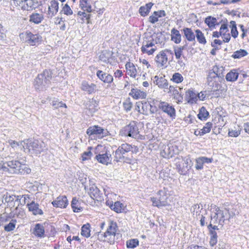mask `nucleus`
<instances>
[{
    "mask_svg": "<svg viewBox=\"0 0 249 249\" xmlns=\"http://www.w3.org/2000/svg\"><path fill=\"white\" fill-rule=\"evenodd\" d=\"M158 34H154L152 36H145L143 38L142 46L141 48V52L143 54L151 55L158 49L156 46L160 43V36Z\"/></svg>",
    "mask_w": 249,
    "mask_h": 249,
    "instance_id": "obj_1",
    "label": "nucleus"
},
{
    "mask_svg": "<svg viewBox=\"0 0 249 249\" xmlns=\"http://www.w3.org/2000/svg\"><path fill=\"white\" fill-rule=\"evenodd\" d=\"M24 151L26 153L38 155L44 150L45 144L38 141L26 139L20 142Z\"/></svg>",
    "mask_w": 249,
    "mask_h": 249,
    "instance_id": "obj_2",
    "label": "nucleus"
},
{
    "mask_svg": "<svg viewBox=\"0 0 249 249\" xmlns=\"http://www.w3.org/2000/svg\"><path fill=\"white\" fill-rule=\"evenodd\" d=\"M118 230L116 222L110 220L107 231L104 233L98 232L97 236L100 241L107 242L110 244H113L115 241V237Z\"/></svg>",
    "mask_w": 249,
    "mask_h": 249,
    "instance_id": "obj_3",
    "label": "nucleus"
},
{
    "mask_svg": "<svg viewBox=\"0 0 249 249\" xmlns=\"http://www.w3.org/2000/svg\"><path fill=\"white\" fill-rule=\"evenodd\" d=\"M52 78L51 71L48 70L44 71L35 79V86L36 88L39 90H43L45 89L50 85Z\"/></svg>",
    "mask_w": 249,
    "mask_h": 249,
    "instance_id": "obj_4",
    "label": "nucleus"
},
{
    "mask_svg": "<svg viewBox=\"0 0 249 249\" xmlns=\"http://www.w3.org/2000/svg\"><path fill=\"white\" fill-rule=\"evenodd\" d=\"M158 198L152 197H151V201L152 202L153 206L161 208V207L166 206L169 203V194L167 189L164 188L163 189L158 191Z\"/></svg>",
    "mask_w": 249,
    "mask_h": 249,
    "instance_id": "obj_5",
    "label": "nucleus"
},
{
    "mask_svg": "<svg viewBox=\"0 0 249 249\" xmlns=\"http://www.w3.org/2000/svg\"><path fill=\"white\" fill-rule=\"evenodd\" d=\"M120 135L123 137H129L134 139H142V137L140 135L138 127L135 122H131L123 127L120 132Z\"/></svg>",
    "mask_w": 249,
    "mask_h": 249,
    "instance_id": "obj_6",
    "label": "nucleus"
},
{
    "mask_svg": "<svg viewBox=\"0 0 249 249\" xmlns=\"http://www.w3.org/2000/svg\"><path fill=\"white\" fill-rule=\"evenodd\" d=\"M173 51L169 49L160 51L154 58L157 66L159 68H166L167 66L169 60L168 56L171 55L172 58H173Z\"/></svg>",
    "mask_w": 249,
    "mask_h": 249,
    "instance_id": "obj_7",
    "label": "nucleus"
},
{
    "mask_svg": "<svg viewBox=\"0 0 249 249\" xmlns=\"http://www.w3.org/2000/svg\"><path fill=\"white\" fill-rule=\"evenodd\" d=\"M175 162L178 172L180 174H185L193 165L192 161L189 156L177 157L175 159Z\"/></svg>",
    "mask_w": 249,
    "mask_h": 249,
    "instance_id": "obj_8",
    "label": "nucleus"
},
{
    "mask_svg": "<svg viewBox=\"0 0 249 249\" xmlns=\"http://www.w3.org/2000/svg\"><path fill=\"white\" fill-rule=\"evenodd\" d=\"M20 40L31 46L38 45L42 41V37L38 34H33L29 31L23 32L19 34Z\"/></svg>",
    "mask_w": 249,
    "mask_h": 249,
    "instance_id": "obj_9",
    "label": "nucleus"
},
{
    "mask_svg": "<svg viewBox=\"0 0 249 249\" xmlns=\"http://www.w3.org/2000/svg\"><path fill=\"white\" fill-rule=\"evenodd\" d=\"M213 211L211 213V220L209 226H212V224L223 225L225 221V216L227 214V211L221 210L216 205H213Z\"/></svg>",
    "mask_w": 249,
    "mask_h": 249,
    "instance_id": "obj_10",
    "label": "nucleus"
},
{
    "mask_svg": "<svg viewBox=\"0 0 249 249\" xmlns=\"http://www.w3.org/2000/svg\"><path fill=\"white\" fill-rule=\"evenodd\" d=\"M87 134L94 138L101 139L108 135V131L99 125H93L89 127L86 131Z\"/></svg>",
    "mask_w": 249,
    "mask_h": 249,
    "instance_id": "obj_11",
    "label": "nucleus"
},
{
    "mask_svg": "<svg viewBox=\"0 0 249 249\" xmlns=\"http://www.w3.org/2000/svg\"><path fill=\"white\" fill-rule=\"evenodd\" d=\"M158 102L157 100H153L148 102H141L140 105L142 106L141 113L148 115L149 113L154 114L157 110L155 105Z\"/></svg>",
    "mask_w": 249,
    "mask_h": 249,
    "instance_id": "obj_12",
    "label": "nucleus"
},
{
    "mask_svg": "<svg viewBox=\"0 0 249 249\" xmlns=\"http://www.w3.org/2000/svg\"><path fill=\"white\" fill-rule=\"evenodd\" d=\"M178 148L176 145L172 144L163 145L160 151L161 156L164 158L169 159L178 153Z\"/></svg>",
    "mask_w": 249,
    "mask_h": 249,
    "instance_id": "obj_13",
    "label": "nucleus"
},
{
    "mask_svg": "<svg viewBox=\"0 0 249 249\" xmlns=\"http://www.w3.org/2000/svg\"><path fill=\"white\" fill-rule=\"evenodd\" d=\"M158 107L163 112L166 113L169 117L175 119L176 110L174 107L167 102L160 101Z\"/></svg>",
    "mask_w": 249,
    "mask_h": 249,
    "instance_id": "obj_14",
    "label": "nucleus"
},
{
    "mask_svg": "<svg viewBox=\"0 0 249 249\" xmlns=\"http://www.w3.org/2000/svg\"><path fill=\"white\" fill-rule=\"evenodd\" d=\"M80 89L88 94H92L97 91V87L94 83L84 80L81 84Z\"/></svg>",
    "mask_w": 249,
    "mask_h": 249,
    "instance_id": "obj_15",
    "label": "nucleus"
},
{
    "mask_svg": "<svg viewBox=\"0 0 249 249\" xmlns=\"http://www.w3.org/2000/svg\"><path fill=\"white\" fill-rule=\"evenodd\" d=\"M59 3L56 0H52L48 4V9L47 13L48 18H52L58 12Z\"/></svg>",
    "mask_w": 249,
    "mask_h": 249,
    "instance_id": "obj_16",
    "label": "nucleus"
},
{
    "mask_svg": "<svg viewBox=\"0 0 249 249\" xmlns=\"http://www.w3.org/2000/svg\"><path fill=\"white\" fill-rule=\"evenodd\" d=\"M131 145L127 143H124L119 146L115 152V157L117 160H120L123 158V155L131 150Z\"/></svg>",
    "mask_w": 249,
    "mask_h": 249,
    "instance_id": "obj_17",
    "label": "nucleus"
},
{
    "mask_svg": "<svg viewBox=\"0 0 249 249\" xmlns=\"http://www.w3.org/2000/svg\"><path fill=\"white\" fill-rule=\"evenodd\" d=\"M27 207L29 212H31L35 215H42L43 214V211L39 208V205L37 203L32 201L27 204Z\"/></svg>",
    "mask_w": 249,
    "mask_h": 249,
    "instance_id": "obj_18",
    "label": "nucleus"
},
{
    "mask_svg": "<svg viewBox=\"0 0 249 249\" xmlns=\"http://www.w3.org/2000/svg\"><path fill=\"white\" fill-rule=\"evenodd\" d=\"M96 75L101 81L105 83L111 84L113 81V77L111 74L101 70L97 71Z\"/></svg>",
    "mask_w": 249,
    "mask_h": 249,
    "instance_id": "obj_19",
    "label": "nucleus"
},
{
    "mask_svg": "<svg viewBox=\"0 0 249 249\" xmlns=\"http://www.w3.org/2000/svg\"><path fill=\"white\" fill-rule=\"evenodd\" d=\"M52 203L54 207L66 208L69 203L67 197L63 196L57 197L56 200L53 201Z\"/></svg>",
    "mask_w": 249,
    "mask_h": 249,
    "instance_id": "obj_20",
    "label": "nucleus"
},
{
    "mask_svg": "<svg viewBox=\"0 0 249 249\" xmlns=\"http://www.w3.org/2000/svg\"><path fill=\"white\" fill-rule=\"evenodd\" d=\"M154 83L157 85L159 88L164 89H168V81L162 77H159L155 76L153 79Z\"/></svg>",
    "mask_w": 249,
    "mask_h": 249,
    "instance_id": "obj_21",
    "label": "nucleus"
},
{
    "mask_svg": "<svg viewBox=\"0 0 249 249\" xmlns=\"http://www.w3.org/2000/svg\"><path fill=\"white\" fill-rule=\"evenodd\" d=\"M126 73L132 78H136L137 70L134 64L130 62H127L125 65Z\"/></svg>",
    "mask_w": 249,
    "mask_h": 249,
    "instance_id": "obj_22",
    "label": "nucleus"
},
{
    "mask_svg": "<svg viewBox=\"0 0 249 249\" xmlns=\"http://www.w3.org/2000/svg\"><path fill=\"white\" fill-rule=\"evenodd\" d=\"M9 166L10 174H19V168L20 166V162L18 160H10L7 161Z\"/></svg>",
    "mask_w": 249,
    "mask_h": 249,
    "instance_id": "obj_23",
    "label": "nucleus"
},
{
    "mask_svg": "<svg viewBox=\"0 0 249 249\" xmlns=\"http://www.w3.org/2000/svg\"><path fill=\"white\" fill-rule=\"evenodd\" d=\"M213 159L206 157H201L196 160L195 167L196 170H201L203 168V164L205 163H209L212 162Z\"/></svg>",
    "mask_w": 249,
    "mask_h": 249,
    "instance_id": "obj_24",
    "label": "nucleus"
},
{
    "mask_svg": "<svg viewBox=\"0 0 249 249\" xmlns=\"http://www.w3.org/2000/svg\"><path fill=\"white\" fill-rule=\"evenodd\" d=\"M218 19L212 16H208L205 18L204 22L209 28L211 30L215 28V26L219 25L221 23V21H218Z\"/></svg>",
    "mask_w": 249,
    "mask_h": 249,
    "instance_id": "obj_25",
    "label": "nucleus"
},
{
    "mask_svg": "<svg viewBox=\"0 0 249 249\" xmlns=\"http://www.w3.org/2000/svg\"><path fill=\"white\" fill-rule=\"evenodd\" d=\"M106 204L112 210H113L118 213L122 212V211L123 210L124 205L119 201H116L113 204L112 201L107 200Z\"/></svg>",
    "mask_w": 249,
    "mask_h": 249,
    "instance_id": "obj_26",
    "label": "nucleus"
},
{
    "mask_svg": "<svg viewBox=\"0 0 249 249\" xmlns=\"http://www.w3.org/2000/svg\"><path fill=\"white\" fill-rule=\"evenodd\" d=\"M129 95L135 99H144L146 97L145 92L137 89H132L129 93Z\"/></svg>",
    "mask_w": 249,
    "mask_h": 249,
    "instance_id": "obj_27",
    "label": "nucleus"
},
{
    "mask_svg": "<svg viewBox=\"0 0 249 249\" xmlns=\"http://www.w3.org/2000/svg\"><path fill=\"white\" fill-rule=\"evenodd\" d=\"M112 53L111 52L106 50L102 52L99 56V58L100 60L103 62L111 63L112 59Z\"/></svg>",
    "mask_w": 249,
    "mask_h": 249,
    "instance_id": "obj_28",
    "label": "nucleus"
},
{
    "mask_svg": "<svg viewBox=\"0 0 249 249\" xmlns=\"http://www.w3.org/2000/svg\"><path fill=\"white\" fill-rule=\"evenodd\" d=\"M98 102L94 99H90L86 104V108L91 113L95 112L98 110Z\"/></svg>",
    "mask_w": 249,
    "mask_h": 249,
    "instance_id": "obj_29",
    "label": "nucleus"
},
{
    "mask_svg": "<svg viewBox=\"0 0 249 249\" xmlns=\"http://www.w3.org/2000/svg\"><path fill=\"white\" fill-rule=\"evenodd\" d=\"M88 193L93 199H97L100 196V191L94 184L89 185Z\"/></svg>",
    "mask_w": 249,
    "mask_h": 249,
    "instance_id": "obj_30",
    "label": "nucleus"
},
{
    "mask_svg": "<svg viewBox=\"0 0 249 249\" xmlns=\"http://www.w3.org/2000/svg\"><path fill=\"white\" fill-rule=\"evenodd\" d=\"M96 159L99 162L107 164L110 161V155L106 151L105 153L99 154L97 155Z\"/></svg>",
    "mask_w": 249,
    "mask_h": 249,
    "instance_id": "obj_31",
    "label": "nucleus"
},
{
    "mask_svg": "<svg viewBox=\"0 0 249 249\" xmlns=\"http://www.w3.org/2000/svg\"><path fill=\"white\" fill-rule=\"evenodd\" d=\"M171 40L176 44H179L181 41V36L179 31L173 28L171 30Z\"/></svg>",
    "mask_w": 249,
    "mask_h": 249,
    "instance_id": "obj_32",
    "label": "nucleus"
},
{
    "mask_svg": "<svg viewBox=\"0 0 249 249\" xmlns=\"http://www.w3.org/2000/svg\"><path fill=\"white\" fill-rule=\"evenodd\" d=\"M183 31L184 36L188 41H193L195 40V35L191 28H184L183 30Z\"/></svg>",
    "mask_w": 249,
    "mask_h": 249,
    "instance_id": "obj_33",
    "label": "nucleus"
},
{
    "mask_svg": "<svg viewBox=\"0 0 249 249\" xmlns=\"http://www.w3.org/2000/svg\"><path fill=\"white\" fill-rule=\"evenodd\" d=\"M81 204V202L77 199L76 197L73 198L71 206L74 212L78 213L82 210L83 208Z\"/></svg>",
    "mask_w": 249,
    "mask_h": 249,
    "instance_id": "obj_34",
    "label": "nucleus"
},
{
    "mask_svg": "<svg viewBox=\"0 0 249 249\" xmlns=\"http://www.w3.org/2000/svg\"><path fill=\"white\" fill-rule=\"evenodd\" d=\"M153 4L152 2L147 3L145 6H141L139 8V13L142 16H147L150 12Z\"/></svg>",
    "mask_w": 249,
    "mask_h": 249,
    "instance_id": "obj_35",
    "label": "nucleus"
},
{
    "mask_svg": "<svg viewBox=\"0 0 249 249\" xmlns=\"http://www.w3.org/2000/svg\"><path fill=\"white\" fill-rule=\"evenodd\" d=\"M43 19V16L42 14L37 13H33L30 16V21L35 24L40 23Z\"/></svg>",
    "mask_w": 249,
    "mask_h": 249,
    "instance_id": "obj_36",
    "label": "nucleus"
},
{
    "mask_svg": "<svg viewBox=\"0 0 249 249\" xmlns=\"http://www.w3.org/2000/svg\"><path fill=\"white\" fill-rule=\"evenodd\" d=\"M188 102L191 104L196 103L197 101V94L195 93L193 90H188L186 93Z\"/></svg>",
    "mask_w": 249,
    "mask_h": 249,
    "instance_id": "obj_37",
    "label": "nucleus"
},
{
    "mask_svg": "<svg viewBox=\"0 0 249 249\" xmlns=\"http://www.w3.org/2000/svg\"><path fill=\"white\" fill-rule=\"evenodd\" d=\"M202 210V208L200 207L199 204H196L192 207L191 209V211L193 214V216L194 217L198 219V217H200V215H201L200 213Z\"/></svg>",
    "mask_w": 249,
    "mask_h": 249,
    "instance_id": "obj_38",
    "label": "nucleus"
},
{
    "mask_svg": "<svg viewBox=\"0 0 249 249\" xmlns=\"http://www.w3.org/2000/svg\"><path fill=\"white\" fill-rule=\"evenodd\" d=\"M195 36L196 38L197 41L202 45H205L207 43L206 38L204 34L199 29L195 31Z\"/></svg>",
    "mask_w": 249,
    "mask_h": 249,
    "instance_id": "obj_39",
    "label": "nucleus"
},
{
    "mask_svg": "<svg viewBox=\"0 0 249 249\" xmlns=\"http://www.w3.org/2000/svg\"><path fill=\"white\" fill-rule=\"evenodd\" d=\"M34 234L37 237H43L44 234V229L43 226L40 224H36L34 229Z\"/></svg>",
    "mask_w": 249,
    "mask_h": 249,
    "instance_id": "obj_40",
    "label": "nucleus"
},
{
    "mask_svg": "<svg viewBox=\"0 0 249 249\" xmlns=\"http://www.w3.org/2000/svg\"><path fill=\"white\" fill-rule=\"evenodd\" d=\"M209 116V113L204 107H201L199 110L197 117L201 121H205Z\"/></svg>",
    "mask_w": 249,
    "mask_h": 249,
    "instance_id": "obj_41",
    "label": "nucleus"
},
{
    "mask_svg": "<svg viewBox=\"0 0 249 249\" xmlns=\"http://www.w3.org/2000/svg\"><path fill=\"white\" fill-rule=\"evenodd\" d=\"M79 5L84 11L89 13L92 11L91 4L87 0H80Z\"/></svg>",
    "mask_w": 249,
    "mask_h": 249,
    "instance_id": "obj_42",
    "label": "nucleus"
},
{
    "mask_svg": "<svg viewBox=\"0 0 249 249\" xmlns=\"http://www.w3.org/2000/svg\"><path fill=\"white\" fill-rule=\"evenodd\" d=\"M238 77V73L236 72V70H232L228 72L226 76V79L228 81H235Z\"/></svg>",
    "mask_w": 249,
    "mask_h": 249,
    "instance_id": "obj_43",
    "label": "nucleus"
},
{
    "mask_svg": "<svg viewBox=\"0 0 249 249\" xmlns=\"http://www.w3.org/2000/svg\"><path fill=\"white\" fill-rule=\"evenodd\" d=\"M90 226L89 223L84 225L81 228V235L86 238L89 237L90 236Z\"/></svg>",
    "mask_w": 249,
    "mask_h": 249,
    "instance_id": "obj_44",
    "label": "nucleus"
},
{
    "mask_svg": "<svg viewBox=\"0 0 249 249\" xmlns=\"http://www.w3.org/2000/svg\"><path fill=\"white\" fill-rule=\"evenodd\" d=\"M214 69V68L212 70L210 71L207 77V83H209L211 85L212 84V81L217 80L218 78V74L215 72Z\"/></svg>",
    "mask_w": 249,
    "mask_h": 249,
    "instance_id": "obj_45",
    "label": "nucleus"
},
{
    "mask_svg": "<svg viewBox=\"0 0 249 249\" xmlns=\"http://www.w3.org/2000/svg\"><path fill=\"white\" fill-rule=\"evenodd\" d=\"M184 46H176L174 47V52L176 59H179L183 56Z\"/></svg>",
    "mask_w": 249,
    "mask_h": 249,
    "instance_id": "obj_46",
    "label": "nucleus"
},
{
    "mask_svg": "<svg viewBox=\"0 0 249 249\" xmlns=\"http://www.w3.org/2000/svg\"><path fill=\"white\" fill-rule=\"evenodd\" d=\"M230 28H231V35L232 36L235 38H236L238 36V32L236 28V24L235 21H231L230 22Z\"/></svg>",
    "mask_w": 249,
    "mask_h": 249,
    "instance_id": "obj_47",
    "label": "nucleus"
},
{
    "mask_svg": "<svg viewBox=\"0 0 249 249\" xmlns=\"http://www.w3.org/2000/svg\"><path fill=\"white\" fill-rule=\"evenodd\" d=\"M33 4L32 0H22L20 8L23 10H29Z\"/></svg>",
    "mask_w": 249,
    "mask_h": 249,
    "instance_id": "obj_48",
    "label": "nucleus"
},
{
    "mask_svg": "<svg viewBox=\"0 0 249 249\" xmlns=\"http://www.w3.org/2000/svg\"><path fill=\"white\" fill-rule=\"evenodd\" d=\"M248 53L246 51L242 49L236 51L232 55V57L234 58H240L242 57L246 56Z\"/></svg>",
    "mask_w": 249,
    "mask_h": 249,
    "instance_id": "obj_49",
    "label": "nucleus"
},
{
    "mask_svg": "<svg viewBox=\"0 0 249 249\" xmlns=\"http://www.w3.org/2000/svg\"><path fill=\"white\" fill-rule=\"evenodd\" d=\"M171 80L173 81L174 83L178 84L180 83L183 81V77L180 73L178 72H176L174 74H173Z\"/></svg>",
    "mask_w": 249,
    "mask_h": 249,
    "instance_id": "obj_50",
    "label": "nucleus"
},
{
    "mask_svg": "<svg viewBox=\"0 0 249 249\" xmlns=\"http://www.w3.org/2000/svg\"><path fill=\"white\" fill-rule=\"evenodd\" d=\"M19 174H29L31 173V170L29 168L28 166L25 164L20 163V166L19 168Z\"/></svg>",
    "mask_w": 249,
    "mask_h": 249,
    "instance_id": "obj_51",
    "label": "nucleus"
},
{
    "mask_svg": "<svg viewBox=\"0 0 249 249\" xmlns=\"http://www.w3.org/2000/svg\"><path fill=\"white\" fill-rule=\"evenodd\" d=\"M211 237L210 240V244L211 246L215 245L217 242V235L215 231H211Z\"/></svg>",
    "mask_w": 249,
    "mask_h": 249,
    "instance_id": "obj_52",
    "label": "nucleus"
},
{
    "mask_svg": "<svg viewBox=\"0 0 249 249\" xmlns=\"http://www.w3.org/2000/svg\"><path fill=\"white\" fill-rule=\"evenodd\" d=\"M7 40L6 39V36L4 33V30L2 26L0 25V44H6Z\"/></svg>",
    "mask_w": 249,
    "mask_h": 249,
    "instance_id": "obj_53",
    "label": "nucleus"
},
{
    "mask_svg": "<svg viewBox=\"0 0 249 249\" xmlns=\"http://www.w3.org/2000/svg\"><path fill=\"white\" fill-rule=\"evenodd\" d=\"M139 245V241L137 239H133L130 240L126 243L127 247L128 248L133 249Z\"/></svg>",
    "mask_w": 249,
    "mask_h": 249,
    "instance_id": "obj_54",
    "label": "nucleus"
},
{
    "mask_svg": "<svg viewBox=\"0 0 249 249\" xmlns=\"http://www.w3.org/2000/svg\"><path fill=\"white\" fill-rule=\"evenodd\" d=\"M52 105L55 108H58L59 107H67V106L65 103H63L61 101H59L58 100H53L52 102Z\"/></svg>",
    "mask_w": 249,
    "mask_h": 249,
    "instance_id": "obj_55",
    "label": "nucleus"
},
{
    "mask_svg": "<svg viewBox=\"0 0 249 249\" xmlns=\"http://www.w3.org/2000/svg\"><path fill=\"white\" fill-rule=\"evenodd\" d=\"M7 161L5 162L0 163V171L3 173H10L9 166H8Z\"/></svg>",
    "mask_w": 249,
    "mask_h": 249,
    "instance_id": "obj_56",
    "label": "nucleus"
},
{
    "mask_svg": "<svg viewBox=\"0 0 249 249\" xmlns=\"http://www.w3.org/2000/svg\"><path fill=\"white\" fill-rule=\"evenodd\" d=\"M213 124L211 122H208L207 123L205 126L203 127L202 129H201V133H203V134H205L207 133H209L212 127Z\"/></svg>",
    "mask_w": 249,
    "mask_h": 249,
    "instance_id": "obj_57",
    "label": "nucleus"
},
{
    "mask_svg": "<svg viewBox=\"0 0 249 249\" xmlns=\"http://www.w3.org/2000/svg\"><path fill=\"white\" fill-rule=\"evenodd\" d=\"M240 134V128H238V129H230L229 130L228 135L229 136L237 137Z\"/></svg>",
    "mask_w": 249,
    "mask_h": 249,
    "instance_id": "obj_58",
    "label": "nucleus"
},
{
    "mask_svg": "<svg viewBox=\"0 0 249 249\" xmlns=\"http://www.w3.org/2000/svg\"><path fill=\"white\" fill-rule=\"evenodd\" d=\"M212 84L211 85L209 83H208V85L210 86L212 90L215 91L219 89L220 88V85L218 83L217 80L212 81Z\"/></svg>",
    "mask_w": 249,
    "mask_h": 249,
    "instance_id": "obj_59",
    "label": "nucleus"
},
{
    "mask_svg": "<svg viewBox=\"0 0 249 249\" xmlns=\"http://www.w3.org/2000/svg\"><path fill=\"white\" fill-rule=\"evenodd\" d=\"M16 222L15 221H11L7 225L4 226V230L6 231H13L15 228Z\"/></svg>",
    "mask_w": 249,
    "mask_h": 249,
    "instance_id": "obj_60",
    "label": "nucleus"
},
{
    "mask_svg": "<svg viewBox=\"0 0 249 249\" xmlns=\"http://www.w3.org/2000/svg\"><path fill=\"white\" fill-rule=\"evenodd\" d=\"M62 12L67 16L71 15L73 13L72 10L67 4H66L63 7Z\"/></svg>",
    "mask_w": 249,
    "mask_h": 249,
    "instance_id": "obj_61",
    "label": "nucleus"
},
{
    "mask_svg": "<svg viewBox=\"0 0 249 249\" xmlns=\"http://www.w3.org/2000/svg\"><path fill=\"white\" fill-rule=\"evenodd\" d=\"M219 31L221 33V36L226 33H229L228 25L225 23L222 24L220 28Z\"/></svg>",
    "mask_w": 249,
    "mask_h": 249,
    "instance_id": "obj_62",
    "label": "nucleus"
},
{
    "mask_svg": "<svg viewBox=\"0 0 249 249\" xmlns=\"http://www.w3.org/2000/svg\"><path fill=\"white\" fill-rule=\"evenodd\" d=\"M92 154L90 150L86 151L82 155V160L84 161L90 159Z\"/></svg>",
    "mask_w": 249,
    "mask_h": 249,
    "instance_id": "obj_63",
    "label": "nucleus"
},
{
    "mask_svg": "<svg viewBox=\"0 0 249 249\" xmlns=\"http://www.w3.org/2000/svg\"><path fill=\"white\" fill-rule=\"evenodd\" d=\"M158 21V17L155 14V12L149 18V21L152 24H154Z\"/></svg>",
    "mask_w": 249,
    "mask_h": 249,
    "instance_id": "obj_64",
    "label": "nucleus"
}]
</instances>
